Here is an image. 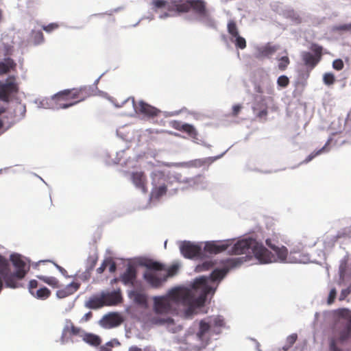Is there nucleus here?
Segmentation results:
<instances>
[{
    "instance_id": "obj_64",
    "label": "nucleus",
    "mask_w": 351,
    "mask_h": 351,
    "mask_svg": "<svg viewBox=\"0 0 351 351\" xmlns=\"http://www.w3.org/2000/svg\"><path fill=\"white\" fill-rule=\"evenodd\" d=\"M240 259H241V258L232 259V260H231V261H234V263H235V262H241V261H240Z\"/></svg>"
},
{
    "instance_id": "obj_59",
    "label": "nucleus",
    "mask_w": 351,
    "mask_h": 351,
    "mask_svg": "<svg viewBox=\"0 0 351 351\" xmlns=\"http://www.w3.org/2000/svg\"><path fill=\"white\" fill-rule=\"evenodd\" d=\"M267 93L269 94V95H274V86L271 84H269V86L267 88Z\"/></svg>"
},
{
    "instance_id": "obj_4",
    "label": "nucleus",
    "mask_w": 351,
    "mask_h": 351,
    "mask_svg": "<svg viewBox=\"0 0 351 351\" xmlns=\"http://www.w3.org/2000/svg\"><path fill=\"white\" fill-rule=\"evenodd\" d=\"M143 265L147 269L144 274V278L154 288L160 287L168 277L175 275L178 270V266L173 265L168 268L167 272L162 274L161 271L165 270V266L152 260L146 261Z\"/></svg>"
},
{
    "instance_id": "obj_45",
    "label": "nucleus",
    "mask_w": 351,
    "mask_h": 351,
    "mask_svg": "<svg viewBox=\"0 0 351 351\" xmlns=\"http://www.w3.org/2000/svg\"><path fill=\"white\" fill-rule=\"evenodd\" d=\"M91 270L86 269L84 272L80 274H77L76 278L82 281H88L91 276Z\"/></svg>"
},
{
    "instance_id": "obj_10",
    "label": "nucleus",
    "mask_w": 351,
    "mask_h": 351,
    "mask_svg": "<svg viewBox=\"0 0 351 351\" xmlns=\"http://www.w3.org/2000/svg\"><path fill=\"white\" fill-rule=\"evenodd\" d=\"M232 243L233 240L231 239L207 241L204 245V250L210 254H217L228 250Z\"/></svg>"
},
{
    "instance_id": "obj_28",
    "label": "nucleus",
    "mask_w": 351,
    "mask_h": 351,
    "mask_svg": "<svg viewBox=\"0 0 351 351\" xmlns=\"http://www.w3.org/2000/svg\"><path fill=\"white\" fill-rule=\"evenodd\" d=\"M37 278L53 288L59 287V280L53 276H38Z\"/></svg>"
},
{
    "instance_id": "obj_35",
    "label": "nucleus",
    "mask_w": 351,
    "mask_h": 351,
    "mask_svg": "<svg viewBox=\"0 0 351 351\" xmlns=\"http://www.w3.org/2000/svg\"><path fill=\"white\" fill-rule=\"evenodd\" d=\"M31 38L35 45H38L44 41V36L41 31H32Z\"/></svg>"
},
{
    "instance_id": "obj_63",
    "label": "nucleus",
    "mask_w": 351,
    "mask_h": 351,
    "mask_svg": "<svg viewBox=\"0 0 351 351\" xmlns=\"http://www.w3.org/2000/svg\"><path fill=\"white\" fill-rule=\"evenodd\" d=\"M92 315V313L90 312L86 313L85 315H84V317H85V319L86 320H88V318Z\"/></svg>"
},
{
    "instance_id": "obj_58",
    "label": "nucleus",
    "mask_w": 351,
    "mask_h": 351,
    "mask_svg": "<svg viewBox=\"0 0 351 351\" xmlns=\"http://www.w3.org/2000/svg\"><path fill=\"white\" fill-rule=\"evenodd\" d=\"M112 344L111 343H108L104 346H102L99 348V351H112Z\"/></svg>"
},
{
    "instance_id": "obj_18",
    "label": "nucleus",
    "mask_w": 351,
    "mask_h": 351,
    "mask_svg": "<svg viewBox=\"0 0 351 351\" xmlns=\"http://www.w3.org/2000/svg\"><path fill=\"white\" fill-rule=\"evenodd\" d=\"M132 180L136 187L140 189L143 193H147V179L143 172H134L132 174Z\"/></svg>"
},
{
    "instance_id": "obj_12",
    "label": "nucleus",
    "mask_w": 351,
    "mask_h": 351,
    "mask_svg": "<svg viewBox=\"0 0 351 351\" xmlns=\"http://www.w3.org/2000/svg\"><path fill=\"white\" fill-rule=\"evenodd\" d=\"M267 245L274 250L276 254V258L274 256V261H279L280 262H285L287 261L288 254V250L286 247L282 245L279 247L278 245V241L274 238H269L266 239ZM274 262V261H272Z\"/></svg>"
},
{
    "instance_id": "obj_29",
    "label": "nucleus",
    "mask_w": 351,
    "mask_h": 351,
    "mask_svg": "<svg viewBox=\"0 0 351 351\" xmlns=\"http://www.w3.org/2000/svg\"><path fill=\"white\" fill-rule=\"evenodd\" d=\"M50 290L48 288L44 287L40 288L38 290H36V291L33 293L32 295L39 300H46L50 296Z\"/></svg>"
},
{
    "instance_id": "obj_43",
    "label": "nucleus",
    "mask_w": 351,
    "mask_h": 351,
    "mask_svg": "<svg viewBox=\"0 0 351 351\" xmlns=\"http://www.w3.org/2000/svg\"><path fill=\"white\" fill-rule=\"evenodd\" d=\"M277 84L281 88H286L289 84V79L286 75H280L277 79Z\"/></svg>"
},
{
    "instance_id": "obj_20",
    "label": "nucleus",
    "mask_w": 351,
    "mask_h": 351,
    "mask_svg": "<svg viewBox=\"0 0 351 351\" xmlns=\"http://www.w3.org/2000/svg\"><path fill=\"white\" fill-rule=\"evenodd\" d=\"M128 296L134 303L146 306L147 303V295L141 290H133L129 292Z\"/></svg>"
},
{
    "instance_id": "obj_60",
    "label": "nucleus",
    "mask_w": 351,
    "mask_h": 351,
    "mask_svg": "<svg viewBox=\"0 0 351 351\" xmlns=\"http://www.w3.org/2000/svg\"><path fill=\"white\" fill-rule=\"evenodd\" d=\"M339 29L341 30H350L351 29V23L341 25Z\"/></svg>"
},
{
    "instance_id": "obj_7",
    "label": "nucleus",
    "mask_w": 351,
    "mask_h": 351,
    "mask_svg": "<svg viewBox=\"0 0 351 351\" xmlns=\"http://www.w3.org/2000/svg\"><path fill=\"white\" fill-rule=\"evenodd\" d=\"M314 55L308 51L302 53V59L304 65L310 70L313 69L322 59L323 47L316 43H313L310 47Z\"/></svg>"
},
{
    "instance_id": "obj_38",
    "label": "nucleus",
    "mask_w": 351,
    "mask_h": 351,
    "mask_svg": "<svg viewBox=\"0 0 351 351\" xmlns=\"http://www.w3.org/2000/svg\"><path fill=\"white\" fill-rule=\"evenodd\" d=\"M226 274V271L225 269H215L210 274V279L212 281H216L218 280L222 279L225 275Z\"/></svg>"
},
{
    "instance_id": "obj_15",
    "label": "nucleus",
    "mask_w": 351,
    "mask_h": 351,
    "mask_svg": "<svg viewBox=\"0 0 351 351\" xmlns=\"http://www.w3.org/2000/svg\"><path fill=\"white\" fill-rule=\"evenodd\" d=\"M136 278V269L132 265H129L125 272L121 276V281L125 285H133Z\"/></svg>"
},
{
    "instance_id": "obj_42",
    "label": "nucleus",
    "mask_w": 351,
    "mask_h": 351,
    "mask_svg": "<svg viewBox=\"0 0 351 351\" xmlns=\"http://www.w3.org/2000/svg\"><path fill=\"white\" fill-rule=\"evenodd\" d=\"M173 1L171 3H173ZM153 5L157 8H167L169 10H171V5L167 3L165 0H153ZM172 10H173V3H171Z\"/></svg>"
},
{
    "instance_id": "obj_41",
    "label": "nucleus",
    "mask_w": 351,
    "mask_h": 351,
    "mask_svg": "<svg viewBox=\"0 0 351 351\" xmlns=\"http://www.w3.org/2000/svg\"><path fill=\"white\" fill-rule=\"evenodd\" d=\"M297 339L298 335L295 333L291 334V335L288 336L287 338V343L282 348L284 351L288 350L295 343Z\"/></svg>"
},
{
    "instance_id": "obj_56",
    "label": "nucleus",
    "mask_w": 351,
    "mask_h": 351,
    "mask_svg": "<svg viewBox=\"0 0 351 351\" xmlns=\"http://www.w3.org/2000/svg\"><path fill=\"white\" fill-rule=\"evenodd\" d=\"M214 325L218 327H222L224 326V321L222 317L218 316L214 319Z\"/></svg>"
},
{
    "instance_id": "obj_57",
    "label": "nucleus",
    "mask_w": 351,
    "mask_h": 351,
    "mask_svg": "<svg viewBox=\"0 0 351 351\" xmlns=\"http://www.w3.org/2000/svg\"><path fill=\"white\" fill-rule=\"evenodd\" d=\"M107 267V258L105 259L100 267L97 269V272L99 274H102Z\"/></svg>"
},
{
    "instance_id": "obj_30",
    "label": "nucleus",
    "mask_w": 351,
    "mask_h": 351,
    "mask_svg": "<svg viewBox=\"0 0 351 351\" xmlns=\"http://www.w3.org/2000/svg\"><path fill=\"white\" fill-rule=\"evenodd\" d=\"M182 132L187 134L193 139H197L198 133L195 127L191 124L184 123Z\"/></svg>"
},
{
    "instance_id": "obj_31",
    "label": "nucleus",
    "mask_w": 351,
    "mask_h": 351,
    "mask_svg": "<svg viewBox=\"0 0 351 351\" xmlns=\"http://www.w3.org/2000/svg\"><path fill=\"white\" fill-rule=\"evenodd\" d=\"M261 106H263V108L259 106V104L252 107L253 112L256 113V117L259 119L265 118L267 115V106L264 104H262Z\"/></svg>"
},
{
    "instance_id": "obj_22",
    "label": "nucleus",
    "mask_w": 351,
    "mask_h": 351,
    "mask_svg": "<svg viewBox=\"0 0 351 351\" xmlns=\"http://www.w3.org/2000/svg\"><path fill=\"white\" fill-rule=\"evenodd\" d=\"M219 157H208L204 158H198L191 160L189 162V166L192 167H201L204 166H209L214 161H215Z\"/></svg>"
},
{
    "instance_id": "obj_19",
    "label": "nucleus",
    "mask_w": 351,
    "mask_h": 351,
    "mask_svg": "<svg viewBox=\"0 0 351 351\" xmlns=\"http://www.w3.org/2000/svg\"><path fill=\"white\" fill-rule=\"evenodd\" d=\"M138 110L141 114L149 117H157L160 113V110L144 101L139 102Z\"/></svg>"
},
{
    "instance_id": "obj_13",
    "label": "nucleus",
    "mask_w": 351,
    "mask_h": 351,
    "mask_svg": "<svg viewBox=\"0 0 351 351\" xmlns=\"http://www.w3.org/2000/svg\"><path fill=\"white\" fill-rule=\"evenodd\" d=\"M105 306H114L122 302L123 297L121 289L101 293Z\"/></svg>"
},
{
    "instance_id": "obj_26",
    "label": "nucleus",
    "mask_w": 351,
    "mask_h": 351,
    "mask_svg": "<svg viewBox=\"0 0 351 351\" xmlns=\"http://www.w3.org/2000/svg\"><path fill=\"white\" fill-rule=\"evenodd\" d=\"M330 143V141H328L327 143L324 145L323 147L319 149L317 151H314L312 153H311L302 162L303 163H308L310 161H311L313 158H315L316 156L322 154V153L328 152L329 149L328 148V146Z\"/></svg>"
},
{
    "instance_id": "obj_62",
    "label": "nucleus",
    "mask_w": 351,
    "mask_h": 351,
    "mask_svg": "<svg viewBox=\"0 0 351 351\" xmlns=\"http://www.w3.org/2000/svg\"><path fill=\"white\" fill-rule=\"evenodd\" d=\"M256 91L258 93H263V90L262 89V88L260 86H258L257 87H256Z\"/></svg>"
},
{
    "instance_id": "obj_14",
    "label": "nucleus",
    "mask_w": 351,
    "mask_h": 351,
    "mask_svg": "<svg viewBox=\"0 0 351 351\" xmlns=\"http://www.w3.org/2000/svg\"><path fill=\"white\" fill-rule=\"evenodd\" d=\"M278 49V46L272 45L271 43H268L266 45L258 47L256 49L255 57L258 59L269 58L272 56Z\"/></svg>"
},
{
    "instance_id": "obj_5",
    "label": "nucleus",
    "mask_w": 351,
    "mask_h": 351,
    "mask_svg": "<svg viewBox=\"0 0 351 351\" xmlns=\"http://www.w3.org/2000/svg\"><path fill=\"white\" fill-rule=\"evenodd\" d=\"M250 249H252L256 258L261 263H272L275 260L271 252L253 239H243L237 241L233 245L229 252L231 254H243L248 252Z\"/></svg>"
},
{
    "instance_id": "obj_16",
    "label": "nucleus",
    "mask_w": 351,
    "mask_h": 351,
    "mask_svg": "<svg viewBox=\"0 0 351 351\" xmlns=\"http://www.w3.org/2000/svg\"><path fill=\"white\" fill-rule=\"evenodd\" d=\"M102 322L106 327L113 328L119 326L123 322V319L121 315L113 313L104 316Z\"/></svg>"
},
{
    "instance_id": "obj_49",
    "label": "nucleus",
    "mask_w": 351,
    "mask_h": 351,
    "mask_svg": "<svg viewBox=\"0 0 351 351\" xmlns=\"http://www.w3.org/2000/svg\"><path fill=\"white\" fill-rule=\"evenodd\" d=\"M154 322L158 324H171L173 322V319L169 317L163 319H154Z\"/></svg>"
},
{
    "instance_id": "obj_24",
    "label": "nucleus",
    "mask_w": 351,
    "mask_h": 351,
    "mask_svg": "<svg viewBox=\"0 0 351 351\" xmlns=\"http://www.w3.org/2000/svg\"><path fill=\"white\" fill-rule=\"evenodd\" d=\"M16 63L11 58L5 59L3 62H0V75L8 73L16 67Z\"/></svg>"
},
{
    "instance_id": "obj_39",
    "label": "nucleus",
    "mask_w": 351,
    "mask_h": 351,
    "mask_svg": "<svg viewBox=\"0 0 351 351\" xmlns=\"http://www.w3.org/2000/svg\"><path fill=\"white\" fill-rule=\"evenodd\" d=\"M234 38H235L234 40H233L232 38H231V40L234 43L237 48L244 49L246 47V40L243 37L238 35L234 37Z\"/></svg>"
},
{
    "instance_id": "obj_52",
    "label": "nucleus",
    "mask_w": 351,
    "mask_h": 351,
    "mask_svg": "<svg viewBox=\"0 0 351 351\" xmlns=\"http://www.w3.org/2000/svg\"><path fill=\"white\" fill-rule=\"evenodd\" d=\"M184 123H182V122L180 121H174L172 122L171 123V126L172 128H173L174 129L178 130V131H180L182 132V128L184 127Z\"/></svg>"
},
{
    "instance_id": "obj_25",
    "label": "nucleus",
    "mask_w": 351,
    "mask_h": 351,
    "mask_svg": "<svg viewBox=\"0 0 351 351\" xmlns=\"http://www.w3.org/2000/svg\"><path fill=\"white\" fill-rule=\"evenodd\" d=\"M87 306L88 308L93 309L99 308L105 306L102 295L101 294L100 297L95 296L90 298Z\"/></svg>"
},
{
    "instance_id": "obj_6",
    "label": "nucleus",
    "mask_w": 351,
    "mask_h": 351,
    "mask_svg": "<svg viewBox=\"0 0 351 351\" xmlns=\"http://www.w3.org/2000/svg\"><path fill=\"white\" fill-rule=\"evenodd\" d=\"M172 3L174 11L178 13H186L192 10L193 13L200 19L209 17L206 3L204 0H186L183 3L175 0Z\"/></svg>"
},
{
    "instance_id": "obj_61",
    "label": "nucleus",
    "mask_w": 351,
    "mask_h": 351,
    "mask_svg": "<svg viewBox=\"0 0 351 351\" xmlns=\"http://www.w3.org/2000/svg\"><path fill=\"white\" fill-rule=\"evenodd\" d=\"M128 351H142V349L136 346H132L130 347Z\"/></svg>"
},
{
    "instance_id": "obj_1",
    "label": "nucleus",
    "mask_w": 351,
    "mask_h": 351,
    "mask_svg": "<svg viewBox=\"0 0 351 351\" xmlns=\"http://www.w3.org/2000/svg\"><path fill=\"white\" fill-rule=\"evenodd\" d=\"M208 278L205 276L197 278L192 285L195 292L200 291L199 295L195 298V293L187 289H173L164 296H155L154 310L156 314L167 315L173 310V304L181 302L184 305L202 306L204 304L208 295L213 294L215 289L208 285Z\"/></svg>"
},
{
    "instance_id": "obj_23",
    "label": "nucleus",
    "mask_w": 351,
    "mask_h": 351,
    "mask_svg": "<svg viewBox=\"0 0 351 351\" xmlns=\"http://www.w3.org/2000/svg\"><path fill=\"white\" fill-rule=\"evenodd\" d=\"M83 341L93 346H98L100 345L101 340L100 337L92 333H86L83 331L81 335Z\"/></svg>"
},
{
    "instance_id": "obj_51",
    "label": "nucleus",
    "mask_w": 351,
    "mask_h": 351,
    "mask_svg": "<svg viewBox=\"0 0 351 351\" xmlns=\"http://www.w3.org/2000/svg\"><path fill=\"white\" fill-rule=\"evenodd\" d=\"M38 287V282L36 280H32L29 283V289L32 295L36 291L34 289Z\"/></svg>"
},
{
    "instance_id": "obj_44",
    "label": "nucleus",
    "mask_w": 351,
    "mask_h": 351,
    "mask_svg": "<svg viewBox=\"0 0 351 351\" xmlns=\"http://www.w3.org/2000/svg\"><path fill=\"white\" fill-rule=\"evenodd\" d=\"M323 80L325 84L332 85L335 82V75L331 73H326L323 76Z\"/></svg>"
},
{
    "instance_id": "obj_46",
    "label": "nucleus",
    "mask_w": 351,
    "mask_h": 351,
    "mask_svg": "<svg viewBox=\"0 0 351 351\" xmlns=\"http://www.w3.org/2000/svg\"><path fill=\"white\" fill-rule=\"evenodd\" d=\"M344 64L341 59H336L332 62V67L337 71H341L343 69Z\"/></svg>"
},
{
    "instance_id": "obj_27",
    "label": "nucleus",
    "mask_w": 351,
    "mask_h": 351,
    "mask_svg": "<svg viewBox=\"0 0 351 351\" xmlns=\"http://www.w3.org/2000/svg\"><path fill=\"white\" fill-rule=\"evenodd\" d=\"M210 328V326L209 324L206 322L205 321L202 320L199 322V331L197 333V336L199 340H201V341L204 340L205 335L209 331Z\"/></svg>"
},
{
    "instance_id": "obj_33",
    "label": "nucleus",
    "mask_w": 351,
    "mask_h": 351,
    "mask_svg": "<svg viewBox=\"0 0 351 351\" xmlns=\"http://www.w3.org/2000/svg\"><path fill=\"white\" fill-rule=\"evenodd\" d=\"M335 238L339 239H351V226L342 228L337 233Z\"/></svg>"
},
{
    "instance_id": "obj_3",
    "label": "nucleus",
    "mask_w": 351,
    "mask_h": 351,
    "mask_svg": "<svg viewBox=\"0 0 351 351\" xmlns=\"http://www.w3.org/2000/svg\"><path fill=\"white\" fill-rule=\"evenodd\" d=\"M94 92L90 86L65 89L54 95L53 100L59 108H67L94 95Z\"/></svg>"
},
{
    "instance_id": "obj_47",
    "label": "nucleus",
    "mask_w": 351,
    "mask_h": 351,
    "mask_svg": "<svg viewBox=\"0 0 351 351\" xmlns=\"http://www.w3.org/2000/svg\"><path fill=\"white\" fill-rule=\"evenodd\" d=\"M107 267L110 273H114L117 269L116 263L110 258H107Z\"/></svg>"
},
{
    "instance_id": "obj_48",
    "label": "nucleus",
    "mask_w": 351,
    "mask_h": 351,
    "mask_svg": "<svg viewBox=\"0 0 351 351\" xmlns=\"http://www.w3.org/2000/svg\"><path fill=\"white\" fill-rule=\"evenodd\" d=\"M337 295V291L335 288H332L328 295L327 302L328 304H331L334 302Z\"/></svg>"
},
{
    "instance_id": "obj_36",
    "label": "nucleus",
    "mask_w": 351,
    "mask_h": 351,
    "mask_svg": "<svg viewBox=\"0 0 351 351\" xmlns=\"http://www.w3.org/2000/svg\"><path fill=\"white\" fill-rule=\"evenodd\" d=\"M97 261L98 255L97 254L90 255L86 260V269L92 271L95 267Z\"/></svg>"
},
{
    "instance_id": "obj_50",
    "label": "nucleus",
    "mask_w": 351,
    "mask_h": 351,
    "mask_svg": "<svg viewBox=\"0 0 351 351\" xmlns=\"http://www.w3.org/2000/svg\"><path fill=\"white\" fill-rule=\"evenodd\" d=\"M351 293V286L348 287L347 289H343L341 291L339 300H343L348 295Z\"/></svg>"
},
{
    "instance_id": "obj_9",
    "label": "nucleus",
    "mask_w": 351,
    "mask_h": 351,
    "mask_svg": "<svg viewBox=\"0 0 351 351\" xmlns=\"http://www.w3.org/2000/svg\"><path fill=\"white\" fill-rule=\"evenodd\" d=\"M82 333L83 330L81 328L75 326L71 319H66L62 332L61 341L63 343L73 342V337H81Z\"/></svg>"
},
{
    "instance_id": "obj_21",
    "label": "nucleus",
    "mask_w": 351,
    "mask_h": 351,
    "mask_svg": "<svg viewBox=\"0 0 351 351\" xmlns=\"http://www.w3.org/2000/svg\"><path fill=\"white\" fill-rule=\"evenodd\" d=\"M287 259L289 263H302L306 262V257L300 250H293L287 254Z\"/></svg>"
},
{
    "instance_id": "obj_32",
    "label": "nucleus",
    "mask_w": 351,
    "mask_h": 351,
    "mask_svg": "<svg viewBox=\"0 0 351 351\" xmlns=\"http://www.w3.org/2000/svg\"><path fill=\"white\" fill-rule=\"evenodd\" d=\"M228 32L231 36L232 38L239 35V29L234 21L230 20L227 25Z\"/></svg>"
},
{
    "instance_id": "obj_8",
    "label": "nucleus",
    "mask_w": 351,
    "mask_h": 351,
    "mask_svg": "<svg viewBox=\"0 0 351 351\" xmlns=\"http://www.w3.org/2000/svg\"><path fill=\"white\" fill-rule=\"evenodd\" d=\"M19 91V86L16 82V77L13 75L9 76L5 82H0V99L3 101H8L14 94Z\"/></svg>"
},
{
    "instance_id": "obj_55",
    "label": "nucleus",
    "mask_w": 351,
    "mask_h": 351,
    "mask_svg": "<svg viewBox=\"0 0 351 351\" xmlns=\"http://www.w3.org/2000/svg\"><path fill=\"white\" fill-rule=\"evenodd\" d=\"M58 27V25L56 23H50L48 25L43 26V29L47 32H51L55 29H56Z\"/></svg>"
},
{
    "instance_id": "obj_34",
    "label": "nucleus",
    "mask_w": 351,
    "mask_h": 351,
    "mask_svg": "<svg viewBox=\"0 0 351 351\" xmlns=\"http://www.w3.org/2000/svg\"><path fill=\"white\" fill-rule=\"evenodd\" d=\"M214 263L211 261H206L202 264H199L197 265L195 268V271L197 272H202L204 271H208L214 267Z\"/></svg>"
},
{
    "instance_id": "obj_17",
    "label": "nucleus",
    "mask_w": 351,
    "mask_h": 351,
    "mask_svg": "<svg viewBox=\"0 0 351 351\" xmlns=\"http://www.w3.org/2000/svg\"><path fill=\"white\" fill-rule=\"evenodd\" d=\"M80 287V283L77 282H72L64 288L58 289L56 291V295L58 298L60 299L66 298L76 292L79 289Z\"/></svg>"
},
{
    "instance_id": "obj_11",
    "label": "nucleus",
    "mask_w": 351,
    "mask_h": 351,
    "mask_svg": "<svg viewBox=\"0 0 351 351\" xmlns=\"http://www.w3.org/2000/svg\"><path fill=\"white\" fill-rule=\"evenodd\" d=\"M180 252L186 258H199L202 254V247L198 244L184 241L180 245Z\"/></svg>"
},
{
    "instance_id": "obj_53",
    "label": "nucleus",
    "mask_w": 351,
    "mask_h": 351,
    "mask_svg": "<svg viewBox=\"0 0 351 351\" xmlns=\"http://www.w3.org/2000/svg\"><path fill=\"white\" fill-rule=\"evenodd\" d=\"M45 262H51V261H40L38 262V263H45ZM52 263V261H51ZM53 265L56 267V268L59 270V271L64 276H66V274H67V271L65 269H64L62 267L58 265V264L53 263Z\"/></svg>"
},
{
    "instance_id": "obj_40",
    "label": "nucleus",
    "mask_w": 351,
    "mask_h": 351,
    "mask_svg": "<svg viewBox=\"0 0 351 351\" xmlns=\"http://www.w3.org/2000/svg\"><path fill=\"white\" fill-rule=\"evenodd\" d=\"M279 63L278 67L280 71H284L288 67V65L290 64V60L288 56H282L279 60Z\"/></svg>"
},
{
    "instance_id": "obj_54",
    "label": "nucleus",
    "mask_w": 351,
    "mask_h": 351,
    "mask_svg": "<svg viewBox=\"0 0 351 351\" xmlns=\"http://www.w3.org/2000/svg\"><path fill=\"white\" fill-rule=\"evenodd\" d=\"M241 108H242V106L240 105V104H237V105L233 106V107H232V117H237V115L240 112Z\"/></svg>"
},
{
    "instance_id": "obj_37",
    "label": "nucleus",
    "mask_w": 351,
    "mask_h": 351,
    "mask_svg": "<svg viewBox=\"0 0 351 351\" xmlns=\"http://www.w3.org/2000/svg\"><path fill=\"white\" fill-rule=\"evenodd\" d=\"M167 191V188L166 185H160L159 186H157L154 188V189L152 191V195L156 198H159L161 196L166 194Z\"/></svg>"
},
{
    "instance_id": "obj_2",
    "label": "nucleus",
    "mask_w": 351,
    "mask_h": 351,
    "mask_svg": "<svg viewBox=\"0 0 351 351\" xmlns=\"http://www.w3.org/2000/svg\"><path fill=\"white\" fill-rule=\"evenodd\" d=\"M10 261L16 269L14 272L11 271L9 261L0 255V293L3 285L10 289H17L22 287L20 281L25 278L27 272L25 269L26 263L20 254H11Z\"/></svg>"
}]
</instances>
